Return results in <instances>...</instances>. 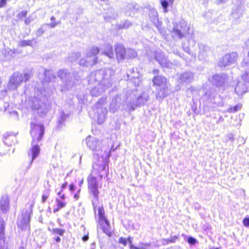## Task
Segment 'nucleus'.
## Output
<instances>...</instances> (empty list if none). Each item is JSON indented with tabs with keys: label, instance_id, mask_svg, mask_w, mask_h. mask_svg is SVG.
<instances>
[{
	"label": "nucleus",
	"instance_id": "11",
	"mask_svg": "<svg viewBox=\"0 0 249 249\" xmlns=\"http://www.w3.org/2000/svg\"><path fill=\"white\" fill-rule=\"evenodd\" d=\"M189 30V28L187 27L186 23L185 21L181 20L179 25L174 26L173 33L174 36H178L179 38H182Z\"/></svg>",
	"mask_w": 249,
	"mask_h": 249
},
{
	"label": "nucleus",
	"instance_id": "24",
	"mask_svg": "<svg viewBox=\"0 0 249 249\" xmlns=\"http://www.w3.org/2000/svg\"><path fill=\"white\" fill-rule=\"evenodd\" d=\"M0 210L3 213H6L9 209V199L6 195L1 196L0 201Z\"/></svg>",
	"mask_w": 249,
	"mask_h": 249
},
{
	"label": "nucleus",
	"instance_id": "15",
	"mask_svg": "<svg viewBox=\"0 0 249 249\" xmlns=\"http://www.w3.org/2000/svg\"><path fill=\"white\" fill-rule=\"evenodd\" d=\"M122 98L121 95H116L113 97L111 100V101L109 105V110L112 113H115L119 109L121 110V108L123 107L122 104Z\"/></svg>",
	"mask_w": 249,
	"mask_h": 249
},
{
	"label": "nucleus",
	"instance_id": "6",
	"mask_svg": "<svg viewBox=\"0 0 249 249\" xmlns=\"http://www.w3.org/2000/svg\"><path fill=\"white\" fill-rule=\"evenodd\" d=\"M99 52V48L95 46L89 49L87 52L86 57L79 61V65L87 67L96 64L97 62L96 55Z\"/></svg>",
	"mask_w": 249,
	"mask_h": 249
},
{
	"label": "nucleus",
	"instance_id": "9",
	"mask_svg": "<svg viewBox=\"0 0 249 249\" xmlns=\"http://www.w3.org/2000/svg\"><path fill=\"white\" fill-rule=\"evenodd\" d=\"M29 106L33 109L37 110L40 115L46 114L48 111L47 105L36 97H31L29 100Z\"/></svg>",
	"mask_w": 249,
	"mask_h": 249
},
{
	"label": "nucleus",
	"instance_id": "36",
	"mask_svg": "<svg viewBox=\"0 0 249 249\" xmlns=\"http://www.w3.org/2000/svg\"><path fill=\"white\" fill-rule=\"evenodd\" d=\"M241 107L242 105L241 104H237L233 107H229L227 109V112L229 113H235L237 111L240 110L241 109Z\"/></svg>",
	"mask_w": 249,
	"mask_h": 249
},
{
	"label": "nucleus",
	"instance_id": "50",
	"mask_svg": "<svg viewBox=\"0 0 249 249\" xmlns=\"http://www.w3.org/2000/svg\"><path fill=\"white\" fill-rule=\"evenodd\" d=\"M243 224L246 227L249 226V217L245 218L243 221Z\"/></svg>",
	"mask_w": 249,
	"mask_h": 249
},
{
	"label": "nucleus",
	"instance_id": "29",
	"mask_svg": "<svg viewBox=\"0 0 249 249\" xmlns=\"http://www.w3.org/2000/svg\"><path fill=\"white\" fill-rule=\"evenodd\" d=\"M137 106H136V104H134L132 103H129L126 104V102L123 101V103L122 104L123 107L121 108V110H124L128 111H133L135 109V107Z\"/></svg>",
	"mask_w": 249,
	"mask_h": 249
},
{
	"label": "nucleus",
	"instance_id": "28",
	"mask_svg": "<svg viewBox=\"0 0 249 249\" xmlns=\"http://www.w3.org/2000/svg\"><path fill=\"white\" fill-rule=\"evenodd\" d=\"M5 222L3 219H0V245H2L4 242V229Z\"/></svg>",
	"mask_w": 249,
	"mask_h": 249
},
{
	"label": "nucleus",
	"instance_id": "7",
	"mask_svg": "<svg viewBox=\"0 0 249 249\" xmlns=\"http://www.w3.org/2000/svg\"><path fill=\"white\" fill-rule=\"evenodd\" d=\"M107 103L106 98H102L94 106L93 109L97 114V122L99 124H102L106 118L107 110L103 105Z\"/></svg>",
	"mask_w": 249,
	"mask_h": 249
},
{
	"label": "nucleus",
	"instance_id": "12",
	"mask_svg": "<svg viewBox=\"0 0 249 249\" xmlns=\"http://www.w3.org/2000/svg\"><path fill=\"white\" fill-rule=\"evenodd\" d=\"M86 142L88 147L92 151L97 152L102 151L101 142L99 141L96 138L89 136L86 138Z\"/></svg>",
	"mask_w": 249,
	"mask_h": 249
},
{
	"label": "nucleus",
	"instance_id": "41",
	"mask_svg": "<svg viewBox=\"0 0 249 249\" xmlns=\"http://www.w3.org/2000/svg\"><path fill=\"white\" fill-rule=\"evenodd\" d=\"M56 202L57 203V206H58V209H62L65 207L67 204L65 201L61 200L59 198L56 199Z\"/></svg>",
	"mask_w": 249,
	"mask_h": 249
},
{
	"label": "nucleus",
	"instance_id": "31",
	"mask_svg": "<svg viewBox=\"0 0 249 249\" xmlns=\"http://www.w3.org/2000/svg\"><path fill=\"white\" fill-rule=\"evenodd\" d=\"M34 39L31 40H21L18 42V46L21 47L26 46H33Z\"/></svg>",
	"mask_w": 249,
	"mask_h": 249
},
{
	"label": "nucleus",
	"instance_id": "10",
	"mask_svg": "<svg viewBox=\"0 0 249 249\" xmlns=\"http://www.w3.org/2000/svg\"><path fill=\"white\" fill-rule=\"evenodd\" d=\"M238 58V54L235 52H232L225 54L219 61L220 67H227L234 64Z\"/></svg>",
	"mask_w": 249,
	"mask_h": 249
},
{
	"label": "nucleus",
	"instance_id": "53",
	"mask_svg": "<svg viewBox=\"0 0 249 249\" xmlns=\"http://www.w3.org/2000/svg\"><path fill=\"white\" fill-rule=\"evenodd\" d=\"M57 195L60 196V198L61 200L64 201L65 199V196L64 194H61V192L60 191L57 193Z\"/></svg>",
	"mask_w": 249,
	"mask_h": 249
},
{
	"label": "nucleus",
	"instance_id": "38",
	"mask_svg": "<svg viewBox=\"0 0 249 249\" xmlns=\"http://www.w3.org/2000/svg\"><path fill=\"white\" fill-rule=\"evenodd\" d=\"M80 53H72L70 55L69 61L71 62L75 61L80 57Z\"/></svg>",
	"mask_w": 249,
	"mask_h": 249
},
{
	"label": "nucleus",
	"instance_id": "51",
	"mask_svg": "<svg viewBox=\"0 0 249 249\" xmlns=\"http://www.w3.org/2000/svg\"><path fill=\"white\" fill-rule=\"evenodd\" d=\"M7 4V0H0V8L4 7Z\"/></svg>",
	"mask_w": 249,
	"mask_h": 249
},
{
	"label": "nucleus",
	"instance_id": "18",
	"mask_svg": "<svg viewBox=\"0 0 249 249\" xmlns=\"http://www.w3.org/2000/svg\"><path fill=\"white\" fill-rule=\"evenodd\" d=\"M100 51H101V54L106 55L109 58H113L114 54L113 51L112 46L106 43L102 45L101 47Z\"/></svg>",
	"mask_w": 249,
	"mask_h": 249
},
{
	"label": "nucleus",
	"instance_id": "59",
	"mask_svg": "<svg viewBox=\"0 0 249 249\" xmlns=\"http://www.w3.org/2000/svg\"><path fill=\"white\" fill-rule=\"evenodd\" d=\"M130 248L131 249H143L142 248H139V247H135V246H133L132 245H130Z\"/></svg>",
	"mask_w": 249,
	"mask_h": 249
},
{
	"label": "nucleus",
	"instance_id": "21",
	"mask_svg": "<svg viewBox=\"0 0 249 249\" xmlns=\"http://www.w3.org/2000/svg\"><path fill=\"white\" fill-rule=\"evenodd\" d=\"M127 76L128 79L134 80L135 85H136L137 83L138 85H139V77L140 76V73L137 71V69L132 68L130 69L127 73Z\"/></svg>",
	"mask_w": 249,
	"mask_h": 249
},
{
	"label": "nucleus",
	"instance_id": "47",
	"mask_svg": "<svg viewBox=\"0 0 249 249\" xmlns=\"http://www.w3.org/2000/svg\"><path fill=\"white\" fill-rule=\"evenodd\" d=\"M11 116L15 120L18 119V113L16 111H13L10 113Z\"/></svg>",
	"mask_w": 249,
	"mask_h": 249
},
{
	"label": "nucleus",
	"instance_id": "20",
	"mask_svg": "<svg viewBox=\"0 0 249 249\" xmlns=\"http://www.w3.org/2000/svg\"><path fill=\"white\" fill-rule=\"evenodd\" d=\"M179 81L183 83H190L194 80V74L191 71H185L179 77Z\"/></svg>",
	"mask_w": 249,
	"mask_h": 249
},
{
	"label": "nucleus",
	"instance_id": "44",
	"mask_svg": "<svg viewBox=\"0 0 249 249\" xmlns=\"http://www.w3.org/2000/svg\"><path fill=\"white\" fill-rule=\"evenodd\" d=\"M118 242L120 244H123L124 246H126L127 244V239L123 237H121L119 239Z\"/></svg>",
	"mask_w": 249,
	"mask_h": 249
},
{
	"label": "nucleus",
	"instance_id": "58",
	"mask_svg": "<svg viewBox=\"0 0 249 249\" xmlns=\"http://www.w3.org/2000/svg\"><path fill=\"white\" fill-rule=\"evenodd\" d=\"M70 189L71 191H73L75 190V186L73 184H71L70 186Z\"/></svg>",
	"mask_w": 249,
	"mask_h": 249
},
{
	"label": "nucleus",
	"instance_id": "43",
	"mask_svg": "<svg viewBox=\"0 0 249 249\" xmlns=\"http://www.w3.org/2000/svg\"><path fill=\"white\" fill-rule=\"evenodd\" d=\"M27 15V11L26 10H23L20 12L17 16V18L20 20H22L23 18H25Z\"/></svg>",
	"mask_w": 249,
	"mask_h": 249
},
{
	"label": "nucleus",
	"instance_id": "62",
	"mask_svg": "<svg viewBox=\"0 0 249 249\" xmlns=\"http://www.w3.org/2000/svg\"><path fill=\"white\" fill-rule=\"evenodd\" d=\"M55 240L56 241V242H60L61 241V238L59 237H57L55 239Z\"/></svg>",
	"mask_w": 249,
	"mask_h": 249
},
{
	"label": "nucleus",
	"instance_id": "64",
	"mask_svg": "<svg viewBox=\"0 0 249 249\" xmlns=\"http://www.w3.org/2000/svg\"><path fill=\"white\" fill-rule=\"evenodd\" d=\"M246 45L249 47V38L245 42Z\"/></svg>",
	"mask_w": 249,
	"mask_h": 249
},
{
	"label": "nucleus",
	"instance_id": "37",
	"mask_svg": "<svg viewBox=\"0 0 249 249\" xmlns=\"http://www.w3.org/2000/svg\"><path fill=\"white\" fill-rule=\"evenodd\" d=\"M126 56L129 58H134L137 56V53L134 50L128 49L126 50Z\"/></svg>",
	"mask_w": 249,
	"mask_h": 249
},
{
	"label": "nucleus",
	"instance_id": "2",
	"mask_svg": "<svg viewBox=\"0 0 249 249\" xmlns=\"http://www.w3.org/2000/svg\"><path fill=\"white\" fill-rule=\"evenodd\" d=\"M30 134L32 137V147L29 151L28 155L32 156L31 160L28 168H30L34 160L38 156L40 153V147L38 142L42 139L44 134V127L43 124H38L36 121L31 122Z\"/></svg>",
	"mask_w": 249,
	"mask_h": 249
},
{
	"label": "nucleus",
	"instance_id": "3",
	"mask_svg": "<svg viewBox=\"0 0 249 249\" xmlns=\"http://www.w3.org/2000/svg\"><path fill=\"white\" fill-rule=\"evenodd\" d=\"M88 180L89 193L91 196L93 209L95 213L96 212V209L97 210L99 216V222L100 225H102V222L107 223V220L105 217V211L103 207L102 206H98L99 204V184L96 178L92 176L88 177Z\"/></svg>",
	"mask_w": 249,
	"mask_h": 249
},
{
	"label": "nucleus",
	"instance_id": "30",
	"mask_svg": "<svg viewBox=\"0 0 249 249\" xmlns=\"http://www.w3.org/2000/svg\"><path fill=\"white\" fill-rule=\"evenodd\" d=\"M149 17L151 19V20L153 22V23L156 25L158 26V13L155 9H152L150 10L149 13Z\"/></svg>",
	"mask_w": 249,
	"mask_h": 249
},
{
	"label": "nucleus",
	"instance_id": "54",
	"mask_svg": "<svg viewBox=\"0 0 249 249\" xmlns=\"http://www.w3.org/2000/svg\"><path fill=\"white\" fill-rule=\"evenodd\" d=\"M227 137L229 140H231L232 141H233L234 140L233 135L231 133L228 134Z\"/></svg>",
	"mask_w": 249,
	"mask_h": 249
},
{
	"label": "nucleus",
	"instance_id": "22",
	"mask_svg": "<svg viewBox=\"0 0 249 249\" xmlns=\"http://www.w3.org/2000/svg\"><path fill=\"white\" fill-rule=\"evenodd\" d=\"M157 98L162 99L166 97L171 92L169 89L168 85L159 87L157 89Z\"/></svg>",
	"mask_w": 249,
	"mask_h": 249
},
{
	"label": "nucleus",
	"instance_id": "45",
	"mask_svg": "<svg viewBox=\"0 0 249 249\" xmlns=\"http://www.w3.org/2000/svg\"><path fill=\"white\" fill-rule=\"evenodd\" d=\"M12 138H15V137L12 135H8L7 137H5L4 142L7 144L11 145V143H9L8 141Z\"/></svg>",
	"mask_w": 249,
	"mask_h": 249
},
{
	"label": "nucleus",
	"instance_id": "60",
	"mask_svg": "<svg viewBox=\"0 0 249 249\" xmlns=\"http://www.w3.org/2000/svg\"><path fill=\"white\" fill-rule=\"evenodd\" d=\"M127 240V242H128L130 244V245H132V237H129Z\"/></svg>",
	"mask_w": 249,
	"mask_h": 249
},
{
	"label": "nucleus",
	"instance_id": "13",
	"mask_svg": "<svg viewBox=\"0 0 249 249\" xmlns=\"http://www.w3.org/2000/svg\"><path fill=\"white\" fill-rule=\"evenodd\" d=\"M31 213L32 210L30 208L23 211L21 219H18L17 221L18 227H21L22 229L26 228L30 223Z\"/></svg>",
	"mask_w": 249,
	"mask_h": 249
},
{
	"label": "nucleus",
	"instance_id": "34",
	"mask_svg": "<svg viewBox=\"0 0 249 249\" xmlns=\"http://www.w3.org/2000/svg\"><path fill=\"white\" fill-rule=\"evenodd\" d=\"M174 0H160V3L164 13L168 11L167 7L169 4H172Z\"/></svg>",
	"mask_w": 249,
	"mask_h": 249
},
{
	"label": "nucleus",
	"instance_id": "39",
	"mask_svg": "<svg viewBox=\"0 0 249 249\" xmlns=\"http://www.w3.org/2000/svg\"><path fill=\"white\" fill-rule=\"evenodd\" d=\"M36 16L34 14L30 15L28 17L26 18L24 20V23L26 25H29L32 22H33L36 18Z\"/></svg>",
	"mask_w": 249,
	"mask_h": 249
},
{
	"label": "nucleus",
	"instance_id": "14",
	"mask_svg": "<svg viewBox=\"0 0 249 249\" xmlns=\"http://www.w3.org/2000/svg\"><path fill=\"white\" fill-rule=\"evenodd\" d=\"M155 58L162 67L171 68L173 64L169 61L164 53L161 51H156Z\"/></svg>",
	"mask_w": 249,
	"mask_h": 249
},
{
	"label": "nucleus",
	"instance_id": "57",
	"mask_svg": "<svg viewBox=\"0 0 249 249\" xmlns=\"http://www.w3.org/2000/svg\"><path fill=\"white\" fill-rule=\"evenodd\" d=\"M89 239V236L88 235H84L82 237V240L83 241L86 242Z\"/></svg>",
	"mask_w": 249,
	"mask_h": 249
},
{
	"label": "nucleus",
	"instance_id": "26",
	"mask_svg": "<svg viewBox=\"0 0 249 249\" xmlns=\"http://www.w3.org/2000/svg\"><path fill=\"white\" fill-rule=\"evenodd\" d=\"M149 99V95L146 92H143L137 99L136 106H142L147 102Z\"/></svg>",
	"mask_w": 249,
	"mask_h": 249
},
{
	"label": "nucleus",
	"instance_id": "40",
	"mask_svg": "<svg viewBox=\"0 0 249 249\" xmlns=\"http://www.w3.org/2000/svg\"><path fill=\"white\" fill-rule=\"evenodd\" d=\"M51 20L53 21V22L52 23H48L47 24V26H49L50 27H51V28H54L56 26H57V25H59L61 23V22L60 21H57V22H54V21L55 20V18H54V17H53L52 16L51 18H50Z\"/></svg>",
	"mask_w": 249,
	"mask_h": 249
},
{
	"label": "nucleus",
	"instance_id": "55",
	"mask_svg": "<svg viewBox=\"0 0 249 249\" xmlns=\"http://www.w3.org/2000/svg\"><path fill=\"white\" fill-rule=\"evenodd\" d=\"M67 185H68L67 182H65V183H63L61 186V189L60 191L62 192L63 190L67 187Z\"/></svg>",
	"mask_w": 249,
	"mask_h": 249
},
{
	"label": "nucleus",
	"instance_id": "32",
	"mask_svg": "<svg viewBox=\"0 0 249 249\" xmlns=\"http://www.w3.org/2000/svg\"><path fill=\"white\" fill-rule=\"evenodd\" d=\"M68 113H65L63 111L62 112L58 120V127H61L64 122L69 117Z\"/></svg>",
	"mask_w": 249,
	"mask_h": 249
},
{
	"label": "nucleus",
	"instance_id": "56",
	"mask_svg": "<svg viewBox=\"0 0 249 249\" xmlns=\"http://www.w3.org/2000/svg\"><path fill=\"white\" fill-rule=\"evenodd\" d=\"M182 47L183 48L184 51L187 52L188 53L190 54V49L188 47H186L185 48L184 46H182Z\"/></svg>",
	"mask_w": 249,
	"mask_h": 249
},
{
	"label": "nucleus",
	"instance_id": "33",
	"mask_svg": "<svg viewBox=\"0 0 249 249\" xmlns=\"http://www.w3.org/2000/svg\"><path fill=\"white\" fill-rule=\"evenodd\" d=\"M101 226L102 227V230L104 233H105L108 236L111 235V233L109 230V223L108 220H107V223L102 222V225H101Z\"/></svg>",
	"mask_w": 249,
	"mask_h": 249
},
{
	"label": "nucleus",
	"instance_id": "61",
	"mask_svg": "<svg viewBox=\"0 0 249 249\" xmlns=\"http://www.w3.org/2000/svg\"><path fill=\"white\" fill-rule=\"evenodd\" d=\"M153 73L155 75L156 74H158L159 73V70H157V69H155V70H154L152 71Z\"/></svg>",
	"mask_w": 249,
	"mask_h": 249
},
{
	"label": "nucleus",
	"instance_id": "16",
	"mask_svg": "<svg viewBox=\"0 0 249 249\" xmlns=\"http://www.w3.org/2000/svg\"><path fill=\"white\" fill-rule=\"evenodd\" d=\"M209 80L217 87H220L227 81V76L225 74H216L213 75Z\"/></svg>",
	"mask_w": 249,
	"mask_h": 249
},
{
	"label": "nucleus",
	"instance_id": "48",
	"mask_svg": "<svg viewBox=\"0 0 249 249\" xmlns=\"http://www.w3.org/2000/svg\"><path fill=\"white\" fill-rule=\"evenodd\" d=\"M44 33V30L42 26L40 28L38 29L36 32V35L38 36H41Z\"/></svg>",
	"mask_w": 249,
	"mask_h": 249
},
{
	"label": "nucleus",
	"instance_id": "17",
	"mask_svg": "<svg viewBox=\"0 0 249 249\" xmlns=\"http://www.w3.org/2000/svg\"><path fill=\"white\" fill-rule=\"evenodd\" d=\"M217 95L216 90L213 88L207 89L202 96V99L208 103H214V99Z\"/></svg>",
	"mask_w": 249,
	"mask_h": 249
},
{
	"label": "nucleus",
	"instance_id": "4",
	"mask_svg": "<svg viewBox=\"0 0 249 249\" xmlns=\"http://www.w3.org/2000/svg\"><path fill=\"white\" fill-rule=\"evenodd\" d=\"M31 74L29 73L22 74L19 72H15L10 77L9 82L5 89L2 93L5 94L7 90H14L21 85L23 82H26L29 80Z\"/></svg>",
	"mask_w": 249,
	"mask_h": 249
},
{
	"label": "nucleus",
	"instance_id": "49",
	"mask_svg": "<svg viewBox=\"0 0 249 249\" xmlns=\"http://www.w3.org/2000/svg\"><path fill=\"white\" fill-rule=\"evenodd\" d=\"M177 236H174V237H173L172 238H171L170 239H167L166 241V243H175L176 242V240L177 239Z\"/></svg>",
	"mask_w": 249,
	"mask_h": 249
},
{
	"label": "nucleus",
	"instance_id": "42",
	"mask_svg": "<svg viewBox=\"0 0 249 249\" xmlns=\"http://www.w3.org/2000/svg\"><path fill=\"white\" fill-rule=\"evenodd\" d=\"M53 231L54 234L62 236L63 235L65 231L64 229L55 228L53 229Z\"/></svg>",
	"mask_w": 249,
	"mask_h": 249
},
{
	"label": "nucleus",
	"instance_id": "63",
	"mask_svg": "<svg viewBox=\"0 0 249 249\" xmlns=\"http://www.w3.org/2000/svg\"><path fill=\"white\" fill-rule=\"evenodd\" d=\"M79 195L77 194H75L74 196V197L76 199V200L78 199L79 198Z\"/></svg>",
	"mask_w": 249,
	"mask_h": 249
},
{
	"label": "nucleus",
	"instance_id": "19",
	"mask_svg": "<svg viewBox=\"0 0 249 249\" xmlns=\"http://www.w3.org/2000/svg\"><path fill=\"white\" fill-rule=\"evenodd\" d=\"M116 57L118 61L123 60L126 56V50L121 44H117L115 46Z\"/></svg>",
	"mask_w": 249,
	"mask_h": 249
},
{
	"label": "nucleus",
	"instance_id": "8",
	"mask_svg": "<svg viewBox=\"0 0 249 249\" xmlns=\"http://www.w3.org/2000/svg\"><path fill=\"white\" fill-rule=\"evenodd\" d=\"M58 76L63 82V84L61 86V91L69 90L73 86L74 83L72 81L71 75L68 72L67 70H59L58 72Z\"/></svg>",
	"mask_w": 249,
	"mask_h": 249
},
{
	"label": "nucleus",
	"instance_id": "46",
	"mask_svg": "<svg viewBox=\"0 0 249 249\" xmlns=\"http://www.w3.org/2000/svg\"><path fill=\"white\" fill-rule=\"evenodd\" d=\"M188 242L191 245H195L196 243V240L193 237H189L188 239Z\"/></svg>",
	"mask_w": 249,
	"mask_h": 249
},
{
	"label": "nucleus",
	"instance_id": "1",
	"mask_svg": "<svg viewBox=\"0 0 249 249\" xmlns=\"http://www.w3.org/2000/svg\"><path fill=\"white\" fill-rule=\"evenodd\" d=\"M114 71L110 68L96 71L91 72L89 77V84L95 82H99L98 85L90 90L92 96H99L106 90L110 88L112 84V76Z\"/></svg>",
	"mask_w": 249,
	"mask_h": 249
},
{
	"label": "nucleus",
	"instance_id": "27",
	"mask_svg": "<svg viewBox=\"0 0 249 249\" xmlns=\"http://www.w3.org/2000/svg\"><path fill=\"white\" fill-rule=\"evenodd\" d=\"M44 81L47 82L54 81L56 78L53 71L51 70H45L44 72Z\"/></svg>",
	"mask_w": 249,
	"mask_h": 249
},
{
	"label": "nucleus",
	"instance_id": "52",
	"mask_svg": "<svg viewBox=\"0 0 249 249\" xmlns=\"http://www.w3.org/2000/svg\"><path fill=\"white\" fill-rule=\"evenodd\" d=\"M49 195L48 194H43L42 196V202L44 203L47 199L48 198Z\"/></svg>",
	"mask_w": 249,
	"mask_h": 249
},
{
	"label": "nucleus",
	"instance_id": "25",
	"mask_svg": "<svg viewBox=\"0 0 249 249\" xmlns=\"http://www.w3.org/2000/svg\"><path fill=\"white\" fill-rule=\"evenodd\" d=\"M198 46L199 49L198 57L204 59L208 55L210 52V48L208 46L203 44H199Z\"/></svg>",
	"mask_w": 249,
	"mask_h": 249
},
{
	"label": "nucleus",
	"instance_id": "23",
	"mask_svg": "<svg viewBox=\"0 0 249 249\" xmlns=\"http://www.w3.org/2000/svg\"><path fill=\"white\" fill-rule=\"evenodd\" d=\"M153 82L155 86L158 87L168 85L166 79L161 75L155 76L153 78Z\"/></svg>",
	"mask_w": 249,
	"mask_h": 249
},
{
	"label": "nucleus",
	"instance_id": "35",
	"mask_svg": "<svg viewBox=\"0 0 249 249\" xmlns=\"http://www.w3.org/2000/svg\"><path fill=\"white\" fill-rule=\"evenodd\" d=\"M132 23L130 21L125 20L118 24V27L119 29L128 28L132 26Z\"/></svg>",
	"mask_w": 249,
	"mask_h": 249
},
{
	"label": "nucleus",
	"instance_id": "5",
	"mask_svg": "<svg viewBox=\"0 0 249 249\" xmlns=\"http://www.w3.org/2000/svg\"><path fill=\"white\" fill-rule=\"evenodd\" d=\"M245 73L242 75V81H239L235 88V92L238 95H242L249 89V62L245 61L241 63Z\"/></svg>",
	"mask_w": 249,
	"mask_h": 249
}]
</instances>
